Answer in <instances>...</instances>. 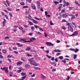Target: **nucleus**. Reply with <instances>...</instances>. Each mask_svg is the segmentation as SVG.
Listing matches in <instances>:
<instances>
[{
	"instance_id": "9b49d317",
	"label": "nucleus",
	"mask_w": 80,
	"mask_h": 80,
	"mask_svg": "<svg viewBox=\"0 0 80 80\" xmlns=\"http://www.w3.org/2000/svg\"><path fill=\"white\" fill-rule=\"evenodd\" d=\"M4 70H5V72H6V73H8V68L5 67V69H4Z\"/></svg>"
},
{
	"instance_id": "4c0bfd02",
	"label": "nucleus",
	"mask_w": 80,
	"mask_h": 80,
	"mask_svg": "<svg viewBox=\"0 0 80 80\" xmlns=\"http://www.w3.org/2000/svg\"><path fill=\"white\" fill-rule=\"evenodd\" d=\"M69 50H71V51H72V52H74L75 50V49L71 48L69 49Z\"/></svg>"
},
{
	"instance_id": "338daca9",
	"label": "nucleus",
	"mask_w": 80,
	"mask_h": 80,
	"mask_svg": "<svg viewBox=\"0 0 80 80\" xmlns=\"http://www.w3.org/2000/svg\"><path fill=\"white\" fill-rule=\"evenodd\" d=\"M57 59H58L57 58H56L55 59V62H58V60H57Z\"/></svg>"
},
{
	"instance_id": "412c9836",
	"label": "nucleus",
	"mask_w": 80,
	"mask_h": 80,
	"mask_svg": "<svg viewBox=\"0 0 80 80\" xmlns=\"http://www.w3.org/2000/svg\"><path fill=\"white\" fill-rule=\"evenodd\" d=\"M58 58H59V59H60V60H62V59L63 58V57L62 56H60L58 57Z\"/></svg>"
},
{
	"instance_id": "2f4dec72",
	"label": "nucleus",
	"mask_w": 80,
	"mask_h": 80,
	"mask_svg": "<svg viewBox=\"0 0 80 80\" xmlns=\"http://www.w3.org/2000/svg\"><path fill=\"white\" fill-rule=\"evenodd\" d=\"M20 41H23L24 42H25V40L23 39H20Z\"/></svg>"
},
{
	"instance_id": "f704fd0d",
	"label": "nucleus",
	"mask_w": 80,
	"mask_h": 80,
	"mask_svg": "<svg viewBox=\"0 0 80 80\" xmlns=\"http://www.w3.org/2000/svg\"><path fill=\"white\" fill-rule=\"evenodd\" d=\"M36 4H37V5H40V2L37 1Z\"/></svg>"
},
{
	"instance_id": "6e6d98bb",
	"label": "nucleus",
	"mask_w": 80,
	"mask_h": 80,
	"mask_svg": "<svg viewBox=\"0 0 80 80\" xmlns=\"http://www.w3.org/2000/svg\"><path fill=\"white\" fill-rule=\"evenodd\" d=\"M8 61H9V62H10V63L12 62V61H11V60L9 58L8 59Z\"/></svg>"
},
{
	"instance_id": "6e6552de",
	"label": "nucleus",
	"mask_w": 80,
	"mask_h": 80,
	"mask_svg": "<svg viewBox=\"0 0 80 80\" xmlns=\"http://www.w3.org/2000/svg\"><path fill=\"white\" fill-rule=\"evenodd\" d=\"M78 34V32L76 31L74 32V33H73L72 35H70V36L72 37V36H74L75 35H77Z\"/></svg>"
},
{
	"instance_id": "473e14b6",
	"label": "nucleus",
	"mask_w": 80,
	"mask_h": 80,
	"mask_svg": "<svg viewBox=\"0 0 80 80\" xmlns=\"http://www.w3.org/2000/svg\"><path fill=\"white\" fill-rule=\"evenodd\" d=\"M28 8V6H24L22 7L23 8Z\"/></svg>"
},
{
	"instance_id": "680f3d73",
	"label": "nucleus",
	"mask_w": 80,
	"mask_h": 80,
	"mask_svg": "<svg viewBox=\"0 0 80 80\" xmlns=\"http://www.w3.org/2000/svg\"><path fill=\"white\" fill-rule=\"evenodd\" d=\"M67 80H69L70 79V76H67Z\"/></svg>"
},
{
	"instance_id": "0eeeda50",
	"label": "nucleus",
	"mask_w": 80,
	"mask_h": 80,
	"mask_svg": "<svg viewBox=\"0 0 80 80\" xmlns=\"http://www.w3.org/2000/svg\"><path fill=\"white\" fill-rule=\"evenodd\" d=\"M22 63H23L22 62L19 61L16 63V64L17 66H18V65H21Z\"/></svg>"
},
{
	"instance_id": "a878e982",
	"label": "nucleus",
	"mask_w": 80,
	"mask_h": 80,
	"mask_svg": "<svg viewBox=\"0 0 80 80\" xmlns=\"http://www.w3.org/2000/svg\"><path fill=\"white\" fill-rule=\"evenodd\" d=\"M34 69H35V70H40L39 69H38V67H34Z\"/></svg>"
},
{
	"instance_id": "69168bd1",
	"label": "nucleus",
	"mask_w": 80,
	"mask_h": 80,
	"mask_svg": "<svg viewBox=\"0 0 80 80\" xmlns=\"http://www.w3.org/2000/svg\"><path fill=\"white\" fill-rule=\"evenodd\" d=\"M44 36L46 37H47V34L45 32H44Z\"/></svg>"
},
{
	"instance_id": "052dcab7",
	"label": "nucleus",
	"mask_w": 80,
	"mask_h": 80,
	"mask_svg": "<svg viewBox=\"0 0 80 80\" xmlns=\"http://www.w3.org/2000/svg\"><path fill=\"white\" fill-rule=\"evenodd\" d=\"M0 58H3V57L2 55H0Z\"/></svg>"
},
{
	"instance_id": "b1692460",
	"label": "nucleus",
	"mask_w": 80,
	"mask_h": 80,
	"mask_svg": "<svg viewBox=\"0 0 80 80\" xmlns=\"http://www.w3.org/2000/svg\"><path fill=\"white\" fill-rule=\"evenodd\" d=\"M27 75H26L25 76H23V77H22L21 78H22V80H24V78L26 77H27Z\"/></svg>"
},
{
	"instance_id": "dca6fc26",
	"label": "nucleus",
	"mask_w": 80,
	"mask_h": 80,
	"mask_svg": "<svg viewBox=\"0 0 80 80\" xmlns=\"http://www.w3.org/2000/svg\"><path fill=\"white\" fill-rule=\"evenodd\" d=\"M28 23H30V25H33V23L29 21H28Z\"/></svg>"
},
{
	"instance_id": "e433bc0d",
	"label": "nucleus",
	"mask_w": 80,
	"mask_h": 80,
	"mask_svg": "<svg viewBox=\"0 0 80 80\" xmlns=\"http://www.w3.org/2000/svg\"><path fill=\"white\" fill-rule=\"evenodd\" d=\"M6 2L7 4L8 5V6H10V4H9V3H8V1L6 0Z\"/></svg>"
},
{
	"instance_id": "1a4fd4ad",
	"label": "nucleus",
	"mask_w": 80,
	"mask_h": 80,
	"mask_svg": "<svg viewBox=\"0 0 80 80\" xmlns=\"http://www.w3.org/2000/svg\"><path fill=\"white\" fill-rule=\"evenodd\" d=\"M32 22L34 23H35V24H38V22L36 21V20H35L32 19Z\"/></svg>"
},
{
	"instance_id": "2eb2a0df",
	"label": "nucleus",
	"mask_w": 80,
	"mask_h": 80,
	"mask_svg": "<svg viewBox=\"0 0 80 80\" xmlns=\"http://www.w3.org/2000/svg\"><path fill=\"white\" fill-rule=\"evenodd\" d=\"M72 16V17L71 18V19H73V18H75V16L74 15H72V14H70V15H69V16Z\"/></svg>"
},
{
	"instance_id": "6ab92c4d",
	"label": "nucleus",
	"mask_w": 80,
	"mask_h": 80,
	"mask_svg": "<svg viewBox=\"0 0 80 80\" xmlns=\"http://www.w3.org/2000/svg\"><path fill=\"white\" fill-rule=\"evenodd\" d=\"M31 29L32 31H34V30H35V28H34L33 26H32V27H31Z\"/></svg>"
},
{
	"instance_id": "f8f14e48",
	"label": "nucleus",
	"mask_w": 80,
	"mask_h": 80,
	"mask_svg": "<svg viewBox=\"0 0 80 80\" xmlns=\"http://www.w3.org/2000/svg\"><path fill=\"white\" fill-rule=\"evenodd\" d=\"M30 50H31V48H30V47H28L25 49V50H26V51H30Z\"/></svg>"
},
{
	"instance_id": "bb28decb",
	"label": "nucleus",
	"mask_w": 80,
	"mask_h": 80,
	"mask_svg": "<svg viewBox=\"0 0 80 80\" xmlns=\"http://www.w3.org/2000/svg\"><path fill=\"white\" fill-rule=\"evenodd\" d=\"M77 54H74V59H75L77 58Z\"/></svg>"
},
{
	"instance_id": "c756f323",
	"label": "nucleus",
	"mask_w": 80,
	"mask_h": 80,
	"mask_svg": "<svg viewBox=\"0 0 80 80\" xmlns=\"http://www.w3.org/2000/svg\"><path fill=\"white\" fill-rule=\"evenodd\" d=\"M32 0H26V1L27 2H29V3H31L32 2Z\"/></svg>"
},
{
	"instance_id": "bf43d9fd",
	"label": "nucleus",
	"mask_w": 80,
	"mask_h": 80,
	"mask_svg": "<svg viewBox=\"0 0 80 80\" xmlns=\"http://www.w3.org/2000/svg\"><path fill=\"white\" fill-rule=\"evenodd\" d=\"M45 52H47L48 54L49 53V50L45 51Z\"/></svg>"
},
{
	"instance_id": "8fccbe9b",
	"label": "nucleus",
	"mask_w": 80,
	"mask_h": 80,
	"mask_svg": "<svg viewBox=\"0 0 80 80\" xmlns=\"http://www.w3.org/2000/svg\"><path fill=\"white\" fill-rule=\"evenodd\" d=\"M45 15L46 16H47V14H48V12H47V11H46L45 12Z\"/></svg>"
},
{
	"instance_id": "e2e57ef3",
	"label": "nucleus",
	"mask_w": 80,
	"mask_h": 80,
	"mask_svg": "<svg viewBox=\"0 0 80 80\" xmlns=\"http://www.w3.org/2000/svg\"><path fill=\"white\" fill-rule=\"evenodd\" d=\"M61 17H62V15H60L58 17V19H60V18H61Z\"/></svg>"
},
{
	"instance_id": "423d86ee",
	"label": "nucleus",
	"mask_w": 80,
	"mask_h": 80,
	"mask_svg": "<svg viewBox=\"0 0 80 80\" xmlns=\"http://www.w3.org/2000/svg\"><path fill=\"white\" fill-rule=\"evenodd\" d=\"M41 78H42V79H46V78H47V77L44 76V75H43V74H41Z\"/></svg>"
},
{
	"instance_id": "7c9ffc66",
	"label": "nucleus",
	"mask_w": 80,
	"mask_h": 80,
	"mask_svg": "<svg viewBox=\"0 0 80 80\" xmlns=\"http://www.w3.org/2000/svg\"><path fill=\"white\" fill-rule=\"evenodd\" d=\"M17 72L18 73H20V72H22V70H17Z\"/></svg>"
},
{
	"instance_id": "79ce46f5",
	"label": "nucleus",
	"mask_w": 80,
	"mask_h": 80,
	"mask_svg": "<svg viewBox=\"0 0 80 80\" xmlns=\"http://www.w3.org/2000/svg\"><path fill=\"white\" fill-rule=\"evenodd\" d=\"M62 22H66V23H67V22L66 21L65 19H63L62 21Z\"/></svg>"
},
{
	"instance_id": "393cba45",
	"label": "nucleus",
	"mask_w": 80,
	"mask_h": 80,
	"mask_svg": "<svg viewBox=\"0 0 80 80\" xmlns=\"http://www.w3.org/2000/svg\"><path fill=\"white\" fill-rule=\"evenodd\" d=\"M22 76H24L26 75V73L22 72L21 73Z\"/></svg>"
},
{
	"instance_id": "9d476101",
	"label": "nucleus",
	"mask_w": 80,
	"mask_h": 80,
	"mask_svg": "<svg viewBox=\"0 0 80 80\" xmlns=\"http://www.w3.org/2000/svg\"><path fill=\"white\" fill-rule=\"evenodd\" d=\"M62 4H61L59 5V8H58V9H59V10L60 11V10H61V9H60V8H62Z\"/></svg>"
},
{
	"instance_id": "20e7f679",
	"label": "nucleus",
	"mask_w": 80,
	"mask_h": 80,
	"mask_svg": "<svg viewBox=\"0 0 80 80\" xmlns=\"http://www.w3.org/2000/svg\"><path fill=\"white\" fill-rule=\"evenodd\" d=\"M68 14L67 13H65L62 14V17L64 18H66V17H67V16H68Z\"/></svg>"
},
{
	"instance_id": "f03ea898",
	"label": "nucleus",
	"mask_w": 80,
	"mask_h": 80,
	"mask_svg": "<svg viewBox=\"0 0 80 80\" xmlns=\"http://www.w3.org/2000/svg\"><path fill=\"white\" fill-rule=\"evenodd\" d=\"M67 25H68V31H70V32H73V29L72 28V27H73V26L72 25V24L71 23L67 22Z\"/></svg>"
},
{
	"instance_id": "3c124183",
	"label": "nucleus",
	"mask_w": 80,
	"mask_h": 80,
	"mask_svg": "<svg viewBox=\"0 0 80 80\" xmlns=\"http://www.w3.org/2000/svg\"><path fill=\"white\" fill-rule=\"evenodd\" d=\"M51 60H52V61H54V60H55V59H54V57H52L51 59Z\"/></svg>"
},
{
	"instance_id": "f257e3e1",
	"label": "nucleus",
	"mask_w": 80,
	"mask_h": 80,
	"mask_svg": "<svg viewBox=\"0 0 80 80\" xmlns=\"http://www.w3.org/2000/svg\"><path fill=\"white\" fill-rule=\"evenodd\" d=\"M33 58H32L31 59H28V61L30 62V64H31V65H34V66H36L37 67V66H38V64L37 63V62H35L34 60H33Z\"/></svg>"
},
{
	"instance_id": "7ed1b4c3",
	"label": "nucleus",
	"mask_w": 80,
	"mask_h": 80,
	"mask_svg": "<svg viewBox=\"0 0 80 80\" xmlns=\"http://www.w3.org/2000/svg\"><path fill=\"white\" fill-rule=\"evenodd\" d=\"M46 44L48 45V46H53V45H54V44H52L51 42H47L46 43Z\"/></svg>"
},
{
	"instance_id": "f3484780",
	"label": "nucleus",
	"mask_w": 80,
	"mask_h": 80,
	"mask_svg": "<svg viewBox=\"0 0 80 80\" xmlns=\"http://www.w3.org/2000/svg\"><path fill=\"white\" fill-rule=\"evenodd\" d=\"M74 52H75V53H77V52H78V49L77 48L75 49H74Z\"/></svg>"
},
{
	"instance_id": "4be33fe9",
	"label": "nucleus",
	"mask_w": 80,
	"mask_h": 80,
	"mask_svg": "<svg viewBox=\"0 0 80 80\" xmlns=\"http://www.w3.org/2000/svg\"><path fill=\"white\" fill-rule=\"evenodd\" d=\"M61 13H65V10L62 9L61 11Z\"/></svg>"
},
{
	"instance_id": "58836bf2",
	"label": "nucleus",
	"mask_w": 80,
	"mask_h": 80,
	"mask_svg": "<svg viewBox=\"0 0 80 80\" xmlns=\"http://www.w3.org/2000/svg\"><path fill=\"white\" fill-rule=\"evenodd\" d=\"M7 9H8V10L9 11H12V9L9 8H7Z\"/></svg>"
},
{
	"instance_id": "49530a36",
	"label": "nucleus",
	"mask_w": 80,
	"mask_h": 80,
	"mask_svg": "<svg viewBox=\"0 0 80 80\" xmlns=\"http://www.w3.org/2000/svg\"><path fill=\"white\" fill-rule=\"evenodd\" d=\"M39 30H40V31H42V32H43V29L42 28H39Z\"/></svg>"
},
{
	"instance_id": "ea45409f",
	"label": "nucleus",
	"mask_w": 80,
	"mask_h": 80,
	"mask_svg": "<svg viewBox=\"0 0 80 80\" xmlns=\"http://www.w3.org/2000/svg\"><path fill=\"white\" fill-rule=\"evenodd\" d=\"M70 5V3L68 2L66 3V4L65 6H68V5Z\"/></svg>"
},
{
	"instance_id": "cd10ccee",
	"label": "nucleus",
	"mask_w": 80,
	"mask_h": 80,
	"mask_svg": "<svg viewBox=\"0 0 80 80\" xmlns=\"http://www.w3.org/2000/svg\"><path fill=\"white\" fill-rule=\"evenodd\" d=\"M76 5H79V6H80V4L78 3V2H77V1H75V2Z\"/></svg>"
},
{
	"instance_id": "0e129e2a",
	"label": "nucleus",
	"mask_w": 80,
	"mask_h": 80,
	"mask_svg": "<svg viewBox=\"0 0 80 80\" xmlns=\"http://www.w3.org/2000/svg\"><path fill=\"white\" fill-rule=\"evenodd\" d=\"M40 11L41 12H43V8L41 7L40 9Z\"/></svg>"
},
{
	"instance_id": "c85d7f7f",
	"label": "nucleus",
	"mask_w": 80,
	"mask_h": 80,
	"mask_svg": "<svg viewBox=\"0 0 80 80\" xmlns=\"http://www.w3.org/2000/svg\"><path fill=\"white\" fill-rule=\"evenodd\" d=\"M18 28L19 30H23V28L21 27H19Z\"/></svg>"
},
{
	"instance_id": "ddd939ff",
	"label": "nucleus",
	"mask_w": 80,
	"mask_h": 80,
	"mask_svg": "<svg viewBox=\"0 0 80 80\" xmlns=\"http://www.w3.org/2000/svg\"><path fill=\"white\" fill-rule=\"evenodd\" d=\"M3 20L4 21L2 23V25L3 26H5V22H6V20H5V19H4Z\"/></svg>"
},
{
	"instance_id": "a211bd4d",
	"label": "nucleus",
	"mask_w": 80,
	"mask_h": 80,
	"mask_svg": "<svg viewBox=\"0 0 80 80\" xmlns=\"http://www.w3.org/2000/svg\"><path fill=\"white\" fill-rule=\"evenodd\" d=\"M2 52L3 53H6L7 52V51L5 49H3L2 51Z\"/></svg>"
},
{
	"instance_id": "39448f33",
	"label": "nucleus",
	"mask_w": 80,
	"mask_h": 80,
	"mask_svg": "<svg viewBox=\"0 0 80 80\" xmlns=\"http://www.w3.org/2000/svg\"><path fill=\"white\" fill-rule=\"evenodd\" d=\"M31 7L32 9H33V10H35L36 9V7L35 6V4H34L33 3L32 4Z\"/></svg>"
},
{
	"instance_id": "5701e85b",
	"label": "nucleus",
	"mask_w": 80,
	"mask_h": 80,
	"mask_svg": "<svg viewBox=\"0 0 80 80\" xmlns=\"http://www.w3.org/2000/svg\"><path fill=\"white\" fill-rule=\"evenodd\" d=\"M9 15L10 16L11 18H12V13L9 12Z\"/></svg>"
},
{
	"instance_id": "864d4df0",
	"label": "nucleus",
	"mask_w": 80,
	"mask_h": 80,
	"mask_svg": "<svg viewBox=\"0 0 80 80\" xmlns=\"http://www.w3.org/2000/svg\"><path fill=\"white\" fill-rule=\"evenodd\" d=\"M27 56H28V57H32V55L30 54H29V53H28V54H27Z\"/></svg>"
},
{
	"instance_id": "4d7b16f0",
	"label": "nucleus",
	"mask_w": 80,
	"mask_h": 80,
	"mask_svg": "<svg viewBox=\"0 0 80 80\" xmlns=\"http://www.w3.org/2000/svg\"><path fill=\"white\" fill-rule=\"evenodd\" d=\"M60 54H61V53H57L56 54V55H57V56H58L59 55H60Z\"/></svg>"
},
{
	"instance_id": "603ef678",
	"label": "nucleus",
	"mask_w": 80,
	"mask_h": 80,
	"mask_svg": "<svg viewBox=\"0 0 80 80\" xmlns=\"http://www.w3.org/2000/svg\"><path fill=\"white\" fill-rule=\"evenodd\" d=\"M38 5V9H40V4L39 5Z\"/></svg>"
},
{
	"instance_id": "37998d69",
	"label": "nucleus",
	"mask_w": 80,
	"mask_h": 80,
	"mask_svg": "<svg viewBox=\"0 0 80 80\" xmlns=\"http://www.w3.org/2000/svg\"><path fill=\"white\" fill-rule=\"evenodd\" d=\"M50 25H53V22H52V21H51L50 22Z\"/></svg>"
},
{
	"instance_id": "13d9d810",
	"label": "nucleus",
	"mask_w": 80,
	"mask_h": 80,
	"mask_svg": "<svg viewBox=\"0 0 80 80\" xmlns=\"http://www.w3.org/2000/svg\"><path fill=\"white\" fill-rule=\"evenodd\" d=\"M19 69H20L21 70H24V69L23 68H19Z\"/></svg>"
},
{
	"instance_id": "09e8293b",
	"label": "nucleus",
	"mask_w": 80,
	"mask_h": 80,
	"mask_svg": "<svg viewBox=\"0 0 80 80\" xmlns=\"http://www.w3.org/2000/svg\"><path fill=\"white\" fill-rule=\"evenodd\" d=\"M23 26L25 28H28V25H24Z\"/></svg>"
},
{
	"instance_id": "4468645a",
	"label": "nucleus",
	"mask_w": 80,
	"mask_h": 80,
	"mask_svg": "<svg viewBox=\"0 0 80 80\" xmlns=\"http://www.w3.org/2000/svg\"><path fill=\"white\" fill-rule=\"evenodd\" d=\"M25 67L26 68H29V67H30V65L29 64H27L25 65Z\"/></svg>"
},
{
	"instance_id": "a18cd8bd",
	"label": "nucleus",
	"mask_w": 80,
	"mask_h": 80,
	"mask_svg": "<svg viewBox=\"0 0 80 80\" xmlns=\"http://www.w3.org/2000/svg\"><path fill=\"white\" fill-rule=\"evenodd\" d=\"M34 18L35 19H36V20H40V19L39 18L37 17H34Z\"/></svg>"
},
{
	"instance_id": "774afa93",
	"label": "nucleus",
	"mask_w": 80,
	"mask_h": 80,
	"mask_svg": "<svg viewBox=\"0 0 80 80\" xmlns=\"http://www.w3.org/2000/svg\"><path fill=\"white\" fill-rule=\"evenodd\" d=\"M5 18H7V19H8V16H7V15H5Z\"/></svg>"
},
{
	"instance_id": "5fc2aeb1",
	"label": "nucleus",
	"mask_w": 80,
	"mask_h": 80,
	"mask_svg": "<svg viewBox=\"0 0 80 80\" xmlns=\"http://www.w3.org/2000/svg\"><path fill=\"white\" fill-rule=\"evenodd\" d=\"M7 58H12V56L10 55H8L7 56Z\"/></svg>"
},
{
	"instance_id": "a19ab883",
	"label": "nucleus",
	"mask_w": 80,
	"mask_h": 80,
	"mask_svg": "<svg viewBox=\"0 0 80 80\" xmlns=\"http://www.w3.org/2000/svg\"><path fill=\"white\" fill-rule=\"evenodd\" d=\"M31 40H32L33 41V40H36V38H31Z\"/></svg>"
},
{
	"instance_id": "c03bdc74",
	"label": "nucleus",
	"mask_w": 80,
	"mask_h": 80,
	"mask_svg": "<svg viewBox=\"0 0 80 80\" xmlns=\"http://www.w3.org/2000/svg\"><path fill=\"white\" fill-rule=\"evenodd\" d=\"M62 29H63V30H66V28H65V27L64 26H62Z\"/></svg>"
},
{
	"instance_id": "72a5a7b5",
	"label": "nucleus",
	"mask_w": 80,
	"mask_h": 80,
	"mask_svg": "<svg viewBox=\"0 0 80 80\" xmlns=\"http://www.w3.org/2000/svg\"><path fill=\"white\" fill-rule=\"evenodd\" d=\"M53 2L55 3V5H57V4H58L59 3V2L54 1Z\"/></svg>"
},
{
	"instance_id": "aec40b11",
	"label": "nucleus",
	"mask_w": 80,
	"mask_h": 80,
	"mask_svg": "<svg viewBox=\"0 0 80 80\" xmlns=\"http://www.w3.org/2000/svg\"><path fill=\"white\" fill-rule=\"evenodd\" d=\"M33 42V40H31V39H30V41H25V42Z\"/></svg>"
},
{
	"instance_id": "de8ad7c7",
	"label": "nucleus",
	"mask_w": 80,
	"mask_h": 80,
	"mask_svg": "<svg viewBox=\"0 0 80 80\" xmlns=\"http://www.w3.org/2000/svg\"><path fill=\"white\" fill-rule=\"evenodd\" d=\"M61 62H63L64 63H66V61L65 60H62L61 61Z\"/></svg>"
},
{
	"instance_id": "c9c22d12",
	"label": "nucleus",
	"mask_w": 80,
	"mask_h": 80,
	"mask_svg": "<svg viewBox=\"0 0 80 80\" xmlns=\"http://www.w3.org/2000/svg\"><path fill=\"white\" fill-rule=\"evenodd\" d=\"M20 4L21 5H25V3H24V2H21V3H20Z\"/></svg>"
}]
</instances>
